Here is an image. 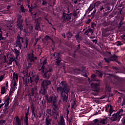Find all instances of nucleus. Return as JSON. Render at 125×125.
<instances>
[{
  "label": "nucleus",
  "instance_id": "nucleus-1",
  "mask_svg": "<svg viewBox=\"0 0 125 125\" xmlns=\"http://www.w3.org/2000/svg\"><path fill=\"white\" fill-rule=\"evenodd\" d=\"M61 84L63 88H62L61 86L57 88V92L61 93V96L62 98L63 101L67 102L68 101V96H69L70 88H69L68 84H67L65 82H62Z\"/></svg>",
  "mask_w": 125,
  "mask_h": 125
},
{
  "label": "nucleus",
  "instance_id": "nucleus-2",
  "mask_svg": "<svg viewBox=\"0 0 125 125\" xmlns=\"http://www.w3.org/2000/svg\"><path fill=\"white\" fill-rule=\"evenodd\" d=\"M46 63V59H45L44 61L42 62V63H41L42 65H43L42 66L41 70L42 72V74H44L43 75V77L44 78H47V79H49V76H50V75L47 74V73H49V72L52 71V67H48L47 68H44V66L43 65H45Z\"/></svg>",
  "mask_w": 125,
  "mask_h": 125
},
{
  "label": "nucleus",
  "instance_id": "nucleus-3",
  "mask_svg": "<svg viewBox=\"0 0 125 125\" xmlns=\"http://www.w3.org/2000/svg\"><path fill=\"white\" fill-rule=\"evenodd\" d=\"M123 110L121 109L116 114H113L111 118H110L111 122H115L117 120H120L123 116Z\"/></svg>",
  "mask_w": 125,
  "mask_h": 125
},
{
  "label": "nucleus",
  "instance_id": "nucleus-4",
  "mask_svg": "<svg viewBox=\"0 0 125 125\" xmlns=\"http://www.w3.org/2000/svg\"><path fill=\"white\" fill-rule=\"evenodd\" d=\"M46 99L49 103H53V108L54 110H57V109H58V106L55 103V98H53L52 97H50L49 98L47 95H46Z\"/></svg>",
  "mask_w": 125,
  "mask_h": 125
},
{
  "label": "nucleus",
  "instance_id": "nucleus-5",
  "mask_svg": "<svg viewBox=\"0 0 125 125\" xmlns=\"http://www.w3.org/2000/svg\"><path fill=\"white\" fill-rule=\"evenodd\" d=\"M26 25L27 26V29H24V32L25 33V36H29L30 35V33H32V30H33V26H32V24H26Z\"/></svg>",
  "mask_w": 125,
  "mask_h": 125
},
{
  "label": "nucleus",
  "instance_id": "nucleus-6",
  "mask_svg": "<svg viewBox=\"0 0 125 125\" xmlns=\"http://www.w3.org/2000/svg\"><path fill=\"white\" fill-rule=\"evenodd\" d=\"M21 17H22L21 15H18L17 26L18 28L20 29L21 31H22V30H23V27H22V23L23 22V21L21 19Z\"/></svg>",
  "mask_w": 125,
  "mask_h": 125
},
{
  "label": "nucleus",
  "instance_id": "nucleus-7",
  "mask_svg": "<svg viewBox=\"0 0 125 125\" xmlns=\"http://www.w3.org/2000/svg\"><path fill=\"white\" fill-rule=\"evenodd\" d=\"M20 40H21L22 42H24V41H23V39L21 37L20 35H18L17 37V40L16 43V46L19 47L20 49H21V47H22V45L21 44Z\"/></svg>",
  "mask_w": 125,
  "mask_h": 125
},
{
  "label": "nucleus",
  "instance_id": "nucleus-8",
  "mask_svg": "<svg viewBox=\"0 0 125 125\" xmlns=\"http://www.w3.org/2000/svg\"><path fill=\"white\" fill-rule=\"evenodd\" d=\"M41 21H42V18H41L35 19V22L36 24L35 30H37V31H40V30H41V27L40 26V23H41Z\"/></svg>",
  "mask_w": 125,
  "mask_h": 125
},
{
  "label": "nucleus",
  "instance_id": "nucleus-9",
  "mask_svg": "<svg viewBox=\"0 0 125 125\" xmlns=\"http://www.w3.org/2000/svg\"><path fill=\"white\" fill-rule=\"evenodd\" d=\"M105 124H106V119H105L101 120H98V119L95 120V125H105Z\"/></svg>",
  "mask_w": 125,
  "mask_h": 125
},
{
  "label": "nucleus",
  "instance_id": "nucleus-10",
  "mask_svg": "<svg viewBox=\"0 0 125 125\" xmlns=\"http://www.w3.org/2000/svg\"><path fill=\"white\" fill-rule=\"evenodd\" d=\"M27 60L29 62H33L34 60H37V57H34V54L32 53L29 54L27 57Z\"/></svg>",
  "mask_w": 125,
  "mask_h": 125
},
{
  "label": "nucleus",
  "instance_id": "nucleus-11",
  "mask_svg": "<svg viewBox=\"0 0 125 125\" xmlns=\"http://www.w3.org/2000/svg\"><path fill=\"white\" fill-rule=\"evenodd\" d=\"M109 114L110 116L112 114V113L114 112V109H113V106L111 105V104H107L105 106V112H108L109 111Z\"/></svg>",
  "mask_w": 125,
  "mask_h": 125
},
{
  "label": "nucleus",
  "instance_id": "nucleus-12",
  "mask_svg": "<svg viewBox=\"0 0 125 125\" xmlns=\"http://www.w3.org/2000/svg\"><path fill=\"white\" fill-rule=\"evenodd\" d=\"M117 58H118V57H117V56L113 55L110 59L104 58V59L105 62H106L107 63H109L110 61H115V60H116Z\"/></svg>",
  "mask_w": 125,
  "mask_h": 125
},
{
  "label": "nucleus",
  "instance_id": "nucleus-13",
  "mask_svg": "<svg viewBox=\"0 0 125 125\" xmlns=\"http://www.w3.org/2000/svg\"><path fill=\"white\" fill-rule=\"evenodd\" d=\"M33 82H35L36 83H38L39 82V76L38 75L30 77V83H32Z\"/></svg>",
  "mask_w": 125,
  "mask_h": 125
},
{
  "label": "nucleus",
  "instance_id": "nucleus-14",
  "mask_svg": "<svg viewBox=\"0 0 125 125\" xmlns=\"http://www.w3.org/2000/svg\"><path fill=\"white\" fill-rule=\"evenodd\" d=\"M54 56L57 58V59H56V60H58L56 62V65H59V63L61 62V61L58 60V59L60 58V54H59V53H55L54 54Z\"/></svg>",
  "mask_w": 125,
  "mask_h": 125
},
{
  "label": "nucleus",
  "instance_id": "nucleus-15",
  "mask_svg": "<svg viewBox=\"0 0 125 125\" xmlns=\"http://www.w3.org/2000/svg\"><path fill=\"white\" fill-rule=\"evenodd\" d=\"M50 83H51L50 81H49L48 80H44V81H43V82L42 83V86H43L44 87V86H47V85H49V84H50Z\"/></svg>",
  "mask_w": 125,
  "mask_h": 125
},
{
  "label": "nucleus",
  "instance_id": "nucleus-16",
  "mask_svg": "<svg viewBox=\"0 0 125 125\" xmlns=\"http://www.w3.org/2000/svg\"><path fill=\"white\" fill-rule=\"evenodd\" d=\"M31 94L33 96H37L38 94V92L37 91V87H34L31 90Z\"/></svg>",
  "mask_w": 125,
  "mask_h": 125
},
{
  "label": "nucleus",
  "instance_id": "nucleus-17",
  "mask_svg": "<svg viewBox=\"0 0 125 125\" xmlns=\"http://www.w3.org/2000/svg\"><path fill=\"white\" fill-rule=\"evenodd\" d=\"M9 62H8V65H11L12 64V62L13 61H15V62H17L16 60H15V58L13 57H10L9 58Z\"/></svg>",
  "mask_w": 125,
  "mask_h": 125
},
{
  "label": "nucleus",
  "instance_id": "nucleus-18",
  "mask_svg": "<svg viewBox=\"0 0 125 125\" xmlns=\"http://www.w3.org/2000/svg\"><path fill=\"white\" fill-rule=\"evenodd\" d=\"M72 14H67L65 15V13H63V17L64 19H67V20H70L71 19V15Z\"/></svg>",
  "mask_w": 125,
  "mask_h": 125
},
{
  "label": "nucleus",
  "instance_id": "nucleus-19",
  "mask_svg": "<svg viewBox=\"0 0 125 125\" xmlns=\"http://www.w3.org/2000/svg\"><path fill=\"white\" fill-rule=\"evenodd\" d=\"M41 93L42 94V95H44L45 93H46V90L45 89V88L42 86H41V90L40 91Z\"/></svg>",
  "mask_w": 125,
  "mask_h": 125
},
{
  "label": "nucleus",
  "instance_id": "nucleus-20",
  "mask_svg": "<svg viewBox=\"0 0 125 125\" xmlns=\"http://www.w3.org/2000/svg\"><path fill=\"white\" fill-rule=\"evenodd\" d=\"M23 80L24 83L26 85L28 84V83H30V78H26L25 77H23Z\"/></svg>",
  "mask_w": 125,
  "mask_h": 125
},
{
  "label": "nucleus",
  "instance_id": "nucleus-21",
  "mask_svg": "<svg viewBox=\"0 0 125 125\" xmlns=\"http://www.w3.org/2000/svg\"><path fill=\"white\" fill-rule=\"evenodd\" d=\"M9 100H10V98L9 97H8L5 100V107L6 108H7L8 107V105H9Z\"/></svg>",
  "mask_w": 125,
  "mask_h": 125
},
{
  "label": "nucleus",
  "instance_id": "nucleus-22",
  "mask_svg": "<svg viewBox=\"0 0 125 125\" xmlns=\"http://www.w3.org/2000/svg\"><path fill=\"white\" fill-rule=\"evenodd\" d=\"M60 125H65V120H64V118L62 115L61 116Z\"/></svg>",
  "mask_w": 125,
  "mask_h": 125
},
{
  "label": "nucleus",
  "instance_id": "nucleus-23",
  "mask_svg": "<svg viewBox=\"0 0 125 125\" xmlns=\"http://www.w3.org/2000/svg\"><path fill=\"white\" fill-rule=\"evenodd\" d=\"M99 85L97 83H93L91 84V87L92 88H97V87Z\"/></svg>",
  "mask_w": 125,
  "mask_h": 125
},
{
  "label": "nucleus",
  "instance_id": "nucleus-24",
  "mask_svg": "<svg viewBox=\"0 0 125 125\" xmlns=\"http://www.w3.org/2000/svg\"><path fill=\"white\" fill-rule=\"evenodd\" d=\"M88 33H90V34H93V30H92L91 28H89L84 33L85 35H88Z\"/></svg>",
  "mask_w": 125,
  "mask_h": 125
},
{
  "label": "nucleus",
  "instance_id": "nucleus-25",
  "mask_svg": "<svg viewBox=\"0 0 125 125\" xmlns=\"http://www.w3.org/2000/svg\"><path fill=\"white\" fill-rule=\"evenodd\" d=\"M50 122H51V119L48 118L45 119V124L46 125H51Z\"/></svg>",
  "mask_w": 125,
  "mask_h": 125
},
{
  "label": "nucleus",
  "instance_id": "nucleus-26",
  "mask_svg": "<svg viewBox=\"0 0 125 125\" xmlns=\"http://www.w3.org/2000/svg\"><path fill=\"white\" fill-rule=\"evenodd\" d=\"M15 51V53L16 55V58H18V56H19V55H20V51H19V50H17V49H14Z\"/></svg>",
  "mask_w": 125,
  "mask_h": 125
},
{
  "label": "nucleus",
  "instance_id": "nucleus-27",
  "mask_svg": "<svg viewBox=\"0 0 125 125\" xmlns=\"http://www.w3.org/2000/svg\"><path fill=\"white\" fill-rule=\"evenodd\" d=\"M6 92V89H5V86H3L1 88V94H4Z\"/></svg>",
  "mask_w": 125,
  "mask_h": 125
},
{
  "label": "nucleus",
  "instance_id": "nucleus-28",
  "mask_svg": "<svg viewBox=\"0 0 125 125\" xmlns=\"http://www.w3.org/2000/svg\"><path fill=\"white\" fill-rule=\"evenodd\" d=\"M15 119L17 124H18V125H21V122L20 121V119H19V117L16 116Z\"/></svg>",
  "mask_w": 125,
  "mask_h": 125
},
{
  "label": "nucleus",
  "instance_id": "nucleus-29",
  "mask_svg": "<svg viewBox=\"0 0 125 125\" xmlns=\"http://www.w3.org/2000/svg\"><path fill=\"white\" fill-rule=\"evenodd\" d=\"M96 77V75H95V74H93V75H91V80H92V81L93 82H96V81H97V80H96L95 79Z\"/></svg>",
  "mask_w": 125,
  "mask_h": 125
},
{
  "label": "nucleus",
  "instance_id": "nucleus-30",
  "mask_svg": "<svg viewBox=\"0 0 125 125\" xmlns=\"http://www.w3.org/2000/svg\"><path fill=\"white\" fill-rule=\"evenodd\" d=\"M97 74L98 75L99 77H100V78L102 77V75H103V72L102 71H97Z\"/></svg>",
  "mask_w": 125,
  "mask_h": 125
},
{
  "label": "nucleus",
  "instance_id": "nucleus-31",
  "mask_svg": "<svg viewBox=\"0 0 125 125\" xmlns=\"http://www.w3.org/2000/svg\"><path fill=\"white\" fill-rule=\"evenodd\" d=\"M13 79L14 81H15V80H18V74L13 73Z\"/></svg>",
  "mask_w": 125,
  "mask_h": 125
},
{
  "label": "nucleus",
  "instance_id": "nucleus-32",
  "mask_svg": "<svg viewBox=\"0 0 125 125\" xmlns=\"http://www.w3.org/2000/svg\"><path fill=\"white\" fill-rule=\"evenodd\" d=\"M67 9L68 11H70V10H71V9H73V5L71 4V3L69 4Z\"/></svg>",
  "mask_w": 125,
  "mask_h": 125
},
{
  "label": "nucleus",
  "instance_id": "nucleus-33",
  "mask_svg": "<svg viewBox=\"0 0 125 125\" xmlns=\"http://www.w3.org/2000/svg\"><path fill=\"white\" fill-rule=\"evenodd\" d=\"M37 7H38V5L37 4L31 5V8H29V11H32V9L36 8Z\"/></svg>",
  "mask_w": 125,
  "mask_h": 125
},
{
  "label": "nucleus",
  "instance_id": "nucleus-34",
  "mask_svg": "<svg viewBox=\"0 0 125 125\" xmlns=\"http://www.w3.org/2000/svg\"><path fill=\"white\" fill-rule=\"evenodd\" d=\"M2 40H4V38L2 37V31H0V41H2Z\"/></svg>",
  "mask_w": 125,
  "mask_h": 125
},
{
  "label": "nucleus",
  "instance_id": "nucleus-35",
  "mask_svg": "<svg viewBox=\"0 0 125 125\" xmlns=\"http://www.w3.org/2000/svg\"><path fill=\"white\" fill-rule=\"evenodd\" d=\"M116 44L117 46H119V45H123V43L120 41L117 42Z\"/></svg>",
  "mask_w": 125,
  "mask_h": 125
},
{
  "label": "nucleus",
  "instance_id": "nucleus-36",
  "mask_svg": "<svg viewBox=\"0 0 125 125\" xmlns=\"http://www.w3.org/2000/svg\"><path fill=\"white\" fill-rule=\"evenodd\" d=\"M3 58H4V61H3V63H7V57H6V56L4 55L3 56Z\"/></svg>",
  "mask_w": 125,
  "mask_h": 125
},
{
  "label": "nucleus",
  "instance_id": "nucleus-37",
  "mask_svg": "<svg viewBox=\"0 0 125 125\" xmlns=\"http://www.w3.org/2000/svg\"><path fill=\"white\" fill-rule=\"evenodd\" d=\"M66 35H67V38H72V36H73L72 35V34L71 33H70V32H68L66 34Z\"/></svg>",
  "mask_w": 125,
  "mask_h": 125
},
{
  "label": "nucleus",
  "instance_id": "nucleus-38",
  "mask_svg": "<svg viewBox=\"0 0 125 125\" xmlns=\"http://www.w3.org/2000/svg\"><path fill=\"white\" fill-rule=\"evenodd\" d=\"M25 122L26 125H28V116L25 115Z\"/></svg>",
  "mask_w": 125,
  "mask_h": 125
},
{
  "label": "nucleus",
  "instance_id": "nucleus-39",
  "mask_svg": "<svg viewBox=\"0 0 125 125\" xmlns=\"http://www.w3.org/2000/svg\"><path fill=\"white\" fill-rule=\"evenodd\" d=\"M47 2H46V0H42V5H46Z\"/></svg>",
  "mask_w": 125,
  "mask_h": 125
},
{
  "label": "nucleus",
  "instance_id": "nucleus-40",
  "mask_svg": "<svg viewBox=\"0 0 125 125\" xmlns=\"http://www.w3.org/2000/svg\"><path fill=\"white\" fill-rule=\"evenodd\" d=\"M3 79H4V75H1L0 76V82L2 81V80H3Z\"/></svg>",
  "mask_w": 125,
  "mask_h": 125
},
{
  "label": "nucleus",
  "instance_id": "nucleus-41",
  "mask_svg": "<svg viewBox=\"0 0 125 125\" xmlns=\"http://www.w3.org/2000/svg\"><path fill=\"white\" fill-rule=\"evenodd\" d=\"M45 41H48V40H50L51 41V39H50V37H49V36H46L45 37Z\"/></svg>",
  "mask_w": 125,
  "mask_h": 125
},
{
  "label": "nucleus",
  "instance_id": "nucleus-42",
  "mask_svg": "<svg viewBox=\"0 0 125 125\" xmlns=\"http://www.w3.org/2000/svg\"><path fill=\"white\" fill-rule=\"evenodd\" d=\"M17 86V84L16 83V81L15 80H14V83L13 84V86L15 87Z\"/></svg>",
  "mask_w": 125,
  "mask_h": 125
},
{
  "label": "nucleus",
  "instance_id": "nucleus-43",
  "mask_svg": "<svg viewBox=\"0 0 125 125\" xmlns=\"http://www.w3.org/2000/svg\"><path fill=\"white\" fill-rule=\"evenodd\" d=\"M80 38V36H79V35H77L76 36V39L77 40V41L80 42V40L79 39Z\"/></svg>",
  "mask_w": 125,
  "mask_h": 125
},
{
  "label": "nucleus",
  "instance_id": "nucleus-44",
  "mask_svg": "<svg viewBox=\"0 0 125 125\" xmlns=\"http://www.w3.org/2000/svg\"><path fill=\"white\" fill-rule=\"evenodd\" d=\"M21 10L22 12H24V7L21 5Z\"/></svg>",
  "mask_w": 125,
  "mask_h": 125
},
{
  "label": "nucleus",
  "instance_id": "nucleus-45",
  "mask_svg": "<svg viewBox=\"0 0 125 125\" xmlns=\"http://www.w3.org/2000/svg\"><path fill=\"white\" fill-rule=\"evenodd\" d=\"M90 21H91V20L88 19L87 21L86 22L87 24H88V23H90Z\"/></svg>",
  "mask_w": 125,
  "mask_h": 125
},
{
  "label": "nucleus",
  "instance_id": "nucleus-46",
  "mask_svg": "<svg viewBox=\"0 0 125 125\" xmlns=\"http://www.w3.org/2000/svg\"><path fill=\"white\" fill-rule=\"evenodd\" d=\"M25 44L26 47H27V46H28V40H26Z\"/></svg>",
  "mask_w": 125,
  "mask_h": 125
},
{
  "label": "nucleus",
  "instance_id": "nucleus-47",
  "mask_svg": "<svg viewBox=\"0 0 125 125\" xmlns=\"http://www.w3.org/2000/svg\"><path fill=\"white\" fill-rule=\"evenodd\" d=\"M25 1L27 2V3H30V0H25Z\"/></svg>",
  "mask_w": 125,
  "mask_h": 125
},
{
  "label": "nucleus",
  "instance_id": "nucleus-48",
  "mask_svg": "<svg viewBox=\"0 0 125 125\" xmlns=\"http://www.w3.org/2000/svg\"><path fill=\"white\" fill-rule=\"evenodd\" d=\"M75 105H76V103L75 102H73V104H72V107L74 108V106H75Z\"/></svg>",
  "mask_w": 125,
  "mask_h": 125
},
{
  "label": "nucleus",
  "instance_id": "nucleus-49",
  "mask_svg": "<svg viewBox=\"0 0 125 125\" xmlns=\"http://www.w3.org/2000/svg\"><path fill=\"white\" fill-rule=\"evenodd\" d=\"M6 87H8V82H7L6 83Z\"/></svg>",
  "mask_w": 125,
  "mask_h": 125
},
{
  "label": "nucleus",
  "instance_id": "nucleus-50",
  "mask_svg": "<svg viewBox=\"0 0 125 125\" xmlns=\"http://www.w3.org/2000/svg\"><path fill=\"white\" fill-rule=\"evenodd\" d=\"M3 105H4V104H0V108H1V107H2V106H3Z\"/></svg>",
  "mask_w": 125,
  "mask_h": 125
},
{
  "label": "nucleus",
  "instance_id": "nucleus-51",
  "mask_svg": "<svg viewBox=\"0 0 125 125\" xmlns=\"http://www.w3.org/2000/svg\"><path fill=\"white\" fill-rule=\"evenodd\" d=\"M83 76L84 77H87L86 73H84V74H83Z\"/></svg>",
  "mask_w": 125,
  "mask_h": 125
},
{
  "label": "nucleus",
  "instance_id": "nucleus-52",
  "mask_svg": "<svg viewBox=\"0 0 125 125\" xmlns=\"http://www.w3.org/2000/svg\"><path fill=\"white\" fill-rule=\"evenodd\" d=\"M37 15V13H35L34 14V15H33V18H35V17H36V16Z\"/></svg>",
  "mask_w": 125,
  "mask_h": 125
},
{
  "label": "nucleus",
  "instance_id": "nucleus-53",
  "mask_svg": "<svg viewBox=\"0 0 125 125\" xmlns=\"http://www.w3.org/2000/svg\"><path fill=\"white\" fill-rule=\"evenodd\" d=\"M104 9V7L103 6L101 7V10H103Z\"/></svg>",
  "mask_w": 125,
  "mask_h": 125
},
{
  "label": "nucleus",
  "instance_id": "nucleus-54",
  "mask_svg": "<svg viewBox=\"0 0 125 125\" xmlns=\"http://www.w3.org/2000/svg\"><path fill=\"white\" fill-rule=\"evenodd\" d=\"M11 94H12V92H10L9 96H10V95H11Z\"/></svg>",
  "mask_w": 125,
  "mask_h": 125
},
{
  "label": "nucleus",
  "instance_id": "nucleus-55",
  "mask_svg": "<svg viewBox=\"0 0 125 125\" xmlns=\"http://www.w3.org/2000/svg\"><path fill=\"white\" fill-rule=\"evenodd\" d=\"M62 37L66 38V37L65 36V34H62Z\"/></svg>",
  "mask_w": 125,
  "mask_h": 125
},
{
  "label": "nucleus",
  "instance_id": "nucleus-56",
  "mask_svg": "<svg viewBox=\"0 0 125 125\" xmlns=\"http://www.w3.org/2000/svg\"><path fill=\"white\" fill-rule=\"evenodd\" d=\"M38 41H39V39H36V42H38Z\"/></svg>",
  "mask_w": 125,
  "mask_h": 125
},
{
  "label": "nucleus",
  "instance_id": "nucleus-57",
  "mask_svg": "<svg viewBox=\"0 0 125 125\" xmlns=\"http://www.w3.org/2000/svg\"><path fill=\"white\" fill-rule=\"evenodd\" d=\"M17 4H18V5H20V3H18Z\"/></svg>",
  "mask_w": 125,
  "mask_h": 125
},
{
  "label": "nucleus",
  "instance_id": "nucleus-58",
  "mask_svg": "<svg viewBox=\"0 0 125 125\" xmlns=\"http://www.w3.org/2000/svg\"><path fill=\"white\" fill-rule=\"evenodd\" d=\"M28 7L30 8V5H28Z\"/></svg>",
  "mask_w": 125,
  "mask_h": 125
},
{
  "label": "nucleus",
  "instance_id": "nucleus-59",
  "mask_svg": "<svg viewBox=\"0 0 125 125\" xmlns=\"http://www.w3.org/2000/svg\"><path fill=\"white\" fill-rule=\"evenodd\" d=\"M49 23L50 24V25H52V24L51 23V22H49Z\"/></svg>",
  "mask_w": 125,
  "mask_h": 125
},
{
  "label": "nucleus",
  "instance_id": "nucleus-60",
  "mask_svg": "<svg viewBox=\"0 0 125 125\" xmlns=\"http://www.w3.org/2000/svg\"><path fill=\"white\" fill-rule=\"evenodd\" d=\"M125 104V103H123V104H122V105H124V104Z\"/></svg>",
  "mask_w": 125,
  "mask_h": 125
},
{
  "label": "nucleus",
  "instance_id": "nucleus-61",
  "mask_svg": "<svg viewBox=\"0 0 125 125\" xmlns=\"http://www.w3.org/2000/svg\"><path fill=\"white\" fill-rule=\"evenodd\" d=\"M19 0V1L21 2L22 0Z\"/></svg>",
  "mask_w": 125,
  "mask_h": 125
},
{
  "label": "nucleus",
  "instance_id": "nucleus-62",
  "mask_svg": "<svg viewBox=\"0 0 125 125\" xmlns=\"http://www.w3.org/2000/svg\"><path fill=\"white\" fill-rule=\"evenodd\" d=\"M0 103H1V100H0Z\"/></svg>",
  "mask_w": 125,
  "mask_h": 125
},
{
  "label": "nucleus",
  "instance_id": "nucleus-63",
  "mask_svg": "<svg viewBox=\"0 0 125 125\" xmlns=\"http://www.w3.org/2000/svg\"><path fill=\"white\" fill-rule=\"evenodd\" d=\"M53 4H55V2H53Z\"/></svg>",
  "mask_w": 125,
  "mask_h": 125
},
{
  "label": "nucleus",
  "instance_id": "nucleus-64",
  "mask_svg": "<svg viewBox=\"0 0 125 125\" xmlns=\"http://www.w3.org/2000/svg\"><path fill=\"white\" fill-rule=\"evenodd\" d=\"M76 10H79V8L77 9Z\"/></svg>",
  "mask_w": 125,
  "mask_h": 125
}]
</instances>
